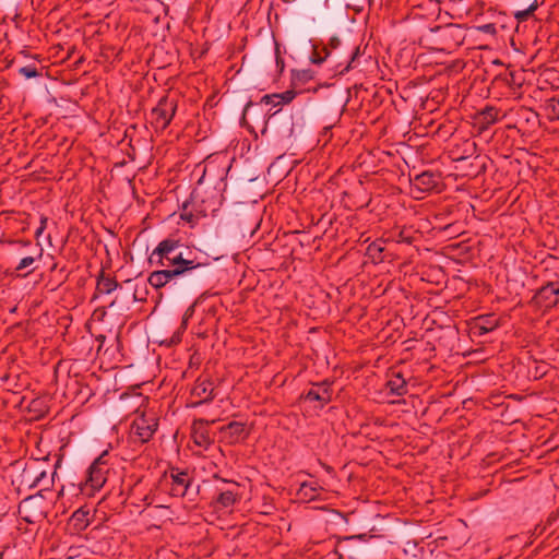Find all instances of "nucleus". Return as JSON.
Listing matches in <instances>:
<instances>
[{"label":"nucleus","instance_id":"29","mask_svg":"<svg viewBox=\"0 0 559 559\" xmlns=\"http://www.w3.org/2000/svg\"><path fill=\"white\" fill-rule=\"evenodd\" d=\"M118 293L115 297V299L110 302V305L112 306L114 304H116L118 300L122 301V302H131V301H135L132 297V295L130 296V292H133V287L132 286H122L120 283H119V286H118Z\"/></svg>","mask_w":559,"mask_h":559},{"label":"nucleus","instance_id":"7","mask_svg":"<svg viewBox=\"0 0 559 559\" xmlns=\"http://www.w3.org/2000/svg\"><path fill=\"white\" fill-rule=\"evenodd\" d=\"M411 189L413 192L427 193L438 188L440 175L430 170H425L414 176L409 175Z\"/></svg>","mask_w":559,"mask_h":559},{"label":"nucleus","instance_id":"32","mask_svg":"<svg viewBox=\"0 0 559 559\" xmlns=\"http://www.w3.org/2000/svg\"><path fill=\"white\" fill-rule=\"evenodd\" d=\"M19 73L26 79H34L40 75L38 69L34 64L20 68Z\"/></svg>","mask_w":559,"mask_h":559},{"label":"nucleus","instance_id":"52","mask_svg":"<svg viewBox=\"0 0 559 559\" xmlns=\"http://www.w3.org/2000/svg\"><path fill=\"white\" fill-rule=\"evenodd\" d=\"M136 487H138V485L133 488V490H132V496H134V495H135Z\"/></svg>","mask_w":559,"mask_h":559},{"label":"nucleus","instance_id":"27","mask_svg":"<svg viewBox=\"0 0 559 559\" xmlns=\"http://www.w3.org/2000/svg\"><path fill=\"white\" fill-rule=\"evenodd\" d=\"M539 7V2L538 0H534L530 7L527 9H524V10H518L513 13V16L514 19L519 22V23H523V22H526L533 14L534 12L538 9Z\"/></svg>","mask_w":559,"mask_h":559},{"label":"nucleus","instance_id":"5","mask_svg":"<svg viewBox=\"0 0 559 559\" xmlns=\"http://www.w3.org/2000/svg\"><path fill=\"white\" fill-rule=\"evenodd\" d=\"M158 427V418L154 413L142 412L138 415L131 425L130 432L136 437L141 443L150 441Z\"/></svg>","mask_w":559,"mask_h":559},{"label":"nucleus","instance_id":"3","mask_svg":"<svg viewBox=\"0 0 559 559\" xmlns=\"http://www.w3.org/2000/svg\"><path fill=\"white\" fill-rule=\"evenodd\" d=\"M294 129V116L278 109L267 115L261 133L271 132L277 140H285L292 138Z\"/></svg>","mask_w":559,"mask_h":559},{"label":"nucleus","instance_id":"33","mask_svg":"<svg viewBox=\"0 0 559 559\" xmlns=\"http://www.w3.org/2000/svg\"><path fill=\"white\" fill-rule=\"evenodd\" d=\"M547 109L550 111L552 118L559 120V95L547 100Z\"/></svg>","mask_w":559,"mask_h":559},{"label":"nucleus","instance_id":"37","mask_svg":"<svg viewBox=\"0 0 559 559\" xmlns=\"http://www.w3.org/2000/svg\"><path fill=\"white\" fill-rule=\"evenodd\" d=\"M48 218L46 216L40 217V225L35 231V237L39 238L44 230L46 229Z\"/></svg>","mask_w":559,"mask_h":559},{"label":"nucleus","instance_id":"16","mask_svg":"<svg viewBox=\"0 0 559 559\" xmlns=\"http://www.w3.org/2000/svg\"><path fill=\"white\" fill-rule=\"evenodd\" d=\"M35 503L34 497H27L19 506V513L27 523H35L43 514L40 510H37Z\"/></svg>","mask_w":559,"mask_h":559},{"label":"nucleus","instance_id":"24","mask_svg":"<svg viewBox=\"0 0 559 559\" xmlns=\"http://www.w3.org/2000/svg\"><path fill=\"white\" fill-rule=\"evenodd\" d=\"M35 461L25 466L21 474V485L26 486L28 489L36 488L35 483Z\"/></svg>","mask_w":559,"mask_h":559},{"label":"nucleus","instance_id":"53","mask_svg":"<svg viewBox=\"0 0 559 559\" xmlns=\"http://www.w3.org/2000/svg\"><path fill=\"white\" fill-rule=\"evenodd\" d=\"M456 280H461V277H459V276L453 277V281H456Z\"/></svg>","mask_w":559,"mask_h":559},{"label":"nucleus","instance_id":"4","mask_svg":"<svg viewBox=\"0 0 559 559\" xmlns=\"http://www.w3.org/2000/svg\"><path fill=\"white\" fill-rule=\"evenodd\" d=\"M178 102L169 95L163 96L151 110V123L156 130H165L171 122Z\"/></svg>","mask_w":559,"mask_h":559},{"label":"nucleus","instance_id":"6","mask_svg":"<svg viewBox=\"0 0 559 559\" xmlns=\"http://www.w3.org/2000/svg\"><path fill=\"white\" fill-rule=\"evenodd\" d=\"M165 480L173 497H185L192 481L189 473L179 468H170L169 474H165Z\"/></svg>","mask_w":559,"mask_h":559},{"label":"nucleus","instance_id":"28","mask_svg":"<svg viewBox=\"0 0 559 559\" xmlns=\"http://www.w3.org/2000/svg\"><path fill=\"white\" fill-rule=\"evenodd\" d=\"M320 487L313 484L302 483L299 488V495L305 499L314 500L319 496Z\"/></svg>","mask_w":559,"mask_h":559},{"label":"nucleus","instance_id":"10","mask_svg":"<svg viewBox=\"0 0 559 559\" xmlns=\"http://www.w3.org/2000/svg\"><path fill=\"white\" fill-rule=\"evenodd\" d=\"M167 283L168 282H138L135 285L132 286L133 292H130V296L132 295L135 301H146L147 296L150 294V289H152L154 293L152 298L157 300L160 298L159 289L164 287Z\"/></svg>","mask_w":559,"mask_h":559},{"label":"nucleus","instance_id":"21","mask_svg":"<svg viewBox=\"0 0 559 559\" xmlns=\"http://www.w3.org/2000/svg\"><path fill=\"white\" fill-rule=\"evenodd\" d=\"M238 500V492L235 490H223L214 500L215 507L218 509H227L233 507Z\"/></svg>","mask_w":559,"mask_h":559},{"label":"nucleus","instance_id":"44","mask_svg":"<svg viewBox=\"0 0 559 559\" xmlns=\"http://www.w3.org/2000/svg\"><path fill=\"white\" fill-rule=\"evenodd\" d=\"M206 176H207V166L204 167L203 175L199 179L198 183L202 185L205 181Z\"/></svg>","mask_w":559,"mask_h":559},{"label":"nucleus","instance_id":"35","mask_svg":"<svg viewBox=\"0 0 559 559\" xmlns=\"http://www.w3.org/2000/svg\"><path fill=\"white\" fill-rule=\"evenodd\" d=\"M452 8L455 9H467L472 0H449Z\"/></svg>","mask_w":559,"mask_h":559},{"label":"nucleus","instance_id":"43","mask_svg":"<svg viewBox=\"0 0 559 559\" xmlns=\"http://www.w3.org/2000/svg\"><path fill=\"white\" fill-rule=\"evenodd\" d=\"M40 400H33L29 404V408L33 409V411H36L38 408V405L40 404Z\"/></svg>","mask_w":559,"mask_h":559},{"label":"nucleus","instance_id":"40","mask_svg":"<svg viewBox=\"0 0 559 559\" xmlns=\"http://www.w3.org/2000/svg\"><path fill=\"white\" fill-rule=\"evenodd\" d=\"M340 44H341V40L336 36H333L330 38L326 47L330 50V48H332V49L337 48L340 46Z\"/></svg>","mask_w":559,"mask_h":559},{"label":"nucleus","instance_id":"46","mask_svg":"<svg viewBox=\"0 0 559 559\" xmlns=\"http://www.w3.org/2000/svg\"><path fill=\"white\" fill-rule=\"evenodd\" d=\"M181 218L187 221V222H192L193 215L191 213L190 214H182Z\"/></svg>","mask_w":559,"mask_h":559},{"label":"nucleus","instance_id":"9","mask_svg":"<svg viewBox=\"0 0 559 559\" xmlns=\"http://www.w3.org/2000/svg\"><path fill=\"white\" fill-rule=\"evenodd\" d=\"M500 326V319L495 313L481 314L473 318L469 322L471 333L475 336H483Z\"/></svg>","mask_w":559,"mask_h":559},{"label":"nucleus","instance_id":"45","mask_svg":"<svg viewBox=\"0 0 559 559\" xmlns=\"http://www.w3.org/2000/svg\"><path fill=\"white\" fill-rule=\"evenodd\" d=\"M96 340L100 343V344H99V348H98V350H99V349L102 348V345L104 344V342H105V340H106V336H105V335H103V334H100V335H98V336L96 337Z\"/></svg>","mask_w":559,"mask_h":559},{"label":"nucleus","instance_id":"14","mask_svg":"<svg viewBox=\"0 0 559 559\" xmlns=\"http://www.w3.org/2000/svg\"><path fill=\"white\" fill-rule=\"evenodd\" d=\"M418 238H419V235H418L417 230L413 229L412 227L403 226L402 228H396V229L391 230L385 239H386L388 243L394 242V243H404V245L411 246Z\"/></svg>","mask_w":559,"mask_h":559},{"label":"nucleus","instance_id":"19","mask_svg":"<svg viewBox=\"0 0 559 559\" xmlns=\"http://www.w3.org/2000/svg\"><path fill=\"white\" fill-rule=\"evenodd\" d=\"M386 239L380 238L371 242L366 249V255L373 262H382L385 258L384 252L386 251Z\"/></svg>","mask_w":559,"mask_h":559},{"label":"nucleus","instance_id":"13","mask_svg":"<svg viewBox=\"0 0 559 559\" xmlns=\"http://www.w3.org/2000/svg\"><path fill=\"white\" fill-rule=\"evenodd\" d=\"M221 432L229 444L239 443L247 439L246 425L239 421H230L221 428Z\"/></svg>","mask_w":559,"mask_h":559},{"label":"nucleus","instance_id":"11","mask_svg":"<svg viewBox=\"0 0 559 559\" xmlns=\"http://www.w3.org/2000/svg\"><path fill=\"white\" fill-rule=\"evenodd\" d=\"M191 395L199 399V402H197L195 405L212 402L215 397L212 380L199 377L191 390Z\"/></svg>","mask_w":559,"mask_h":559},{"label":"nucleus","instance_id":"36","mask_svg":"<svg viewBox=\"0 0 559 559\" xmlns=\"http://www.w3.org/2000/svg\"><path fill=\"white\" fill-rule=\"evenodd\" d=\"M359 55H360V48L359 47H355L353 52H352L350 60L347 63V66L345 67L346 71H348L350 68H353V63L355 62V60L358 58Z\"/></svg>","mask_w":559,"mask_h":559},{"label":"nucleus","instance_id":"2","mask_svg":"<svg viewBox=\"0 0 559 559\" xmlns=\"http://www.w3.org/2000/svg\"><path fill=\"white\" fill-rule=\"evenodd\" d=\"M110 469L108 453L104 452L86 469L84 480L79 484L80 492L86 497H93L105 486Z\"/></svg>","mask_w":559,"mask_h":559},{"label":"nucleus","instance_id":"47","mask_svg":"<svg viewBox=\"0 0 559 559\" xmlns=\"http://www.w3.org/2000/svg\"><path fill=\"white\" fill-rule=\"evenodd\" d=\"M276 63H277V64H280V63H281V67H282V68L284 67V61H283V60H281L280 58H277Z\"/></svg>","mask_w":559,"mask_h":559},{"label":"nucleus","instance_id":"38","mask_svg":"<svg viewBox=\"0 0 559 559\" xmlns=\"http://www.w3.org/2000/svg\"><path fill=\"white\" fill-rule=\"evenodd\" d=\"M479 31L486 33V34H495L496 33V26L495 24H485L478 27Z\"/></svg>","mask_w":559,"mask_h":559},{"label":"nucleus","instance_id":"20","mask_svg":"<svg viewBox=\"0 0 559 559\" xmlns=\"http://www.w3.org/2000/svg\"><path fill=\"white\" fill-rule=\"evenodd\" d=\"M296 95H297V93L294 90H288V91H285L283 93H278V94L264 95L261 98L260 104H266V105H273V106L289 104L290 102H293V99L296 97Z\"/></svg>","mask_w":559,"mask_h":559},{"label":"nucleus","instance_id":"8","mask_svg":"<svg viewBox=\"0 0 559 559\" xmlns=\"http://www.w3.org/2000/svg\"><path fill=\"white\" fill-rule=\"evenodd\" d=\"M534 302L540 308H550L559 301V282H547L537 289L533 297Z\"/></svg>","mask_w":559,"mask_h":559},{"label":"nucleus","instance_id":"42","mask_svg":"<svg viewBox=\"0 0 559 559\" xmlns=\"http://www.w3.org/2000/svg\"><path fill=\"white\" fill-rule=\"evenodd\" d=\"M141 501L144 503V506L148 507L152 504L153 499L151 498L150 493H146L141 498Z\"/></svg>","mask_w":559,"mask_h":559},{"label":"nucleus","instance_id":"30","mask_svg":"<svg viewBox=\"0 0 559 559\" xmlns=\"http://www.w3.org/2000/svg\"><path fill=\"white\" fill-rule=\"evenodd\" d=\"M193 438L195 444L199 447H203L204 449H207L213 443V440L211 439L209 432L201 429H194Z\"/></svg>","mask_w":559,"mask_h":559},{"label":"nucleus","instance_id":"17","mask_svg":"<svg viewBox=\"0 0 559 559\" xmlns=\"http://www.w3.org/2000/svg\"><path fill=\"white\" fill-rule=\"evenodd\" d=\"M194 307H195V304H192L191 306L188 307V309L183 313L181 325L178 328V330L176 332H174V334L169 338L162 341L160 344H164V345L170 347V346L177 345L181 342L182 333L187 329L188 321L194 314Z\"/></svg>","mask_w":559,"mask_h":559},{"label":"nucleus","instance_id":"48","mask_svg":"<svg viewBox=\"0 0 559 559\" xmlns=\"http://www.w3.org/2000/svg\"><path fill=\"white\" fill-rule=\"evenodd\" d=\"M138 399L141 400L142 403L146 401V399L143 397L141 394L138 395Z\"/></svg>","mask_w":559,"mask_h":559},{"label":"nucleus","instance_id":"54","mask_svg":"<svg viewBox=\"0 0 559 559\" xmlns=\"http://www.w3.org/2000/svg\"><path fill=\"white\" fill-rule=\"evenodd\" d=\"M284 2H293L294 0H283Z\"/></svg>","mask_w":559,"mask_h":559},{"label":"nucleus","instance_id":"25","mask_svg":"<svg viewBox=\"0 0 559 559\" xmlns=\"http://www.w3.org/2000/svg\"><path fill=\"white\" fill-rule=\"evenodd\" d=\"M313 71L310 69L293 70L292 82L294 85L305 84L313 79Z\"/></svg>","mask_w":559,"mask_h":559},{"label":"nucleus","instance_id":"22","mask_svg":"<svg viewBox=\"0 0 559 559\" xmlns=\"http://www.w3.org/2000/svg\"><path fill=\"white\" fill-rule=\"evenodd\" d=\"M388 389L394 395L402 396L407 393V383L401 373H395L386 383Z\"/></svg>","mask_w":559,"mask_h":559},{"label":"nucleus","instance_id":"39","mask_svg":"<svg viewBox=\"0 0 559 559\" xmlns=\"http://www.w3.org/2000/svg\"><path fill=\"white\" fill-rule=\"evenodd\" d=\"M260 104H254L253 102H248L243 108V112H242V121L245 122L246 121V116L248 114V111L252 108V107H258Z\"/></svg>","mask_w":559,"mask_h":559},{"label":"nucleus","instance_id":"12","mask_svg":"<svg viewBox=\"0 0 559 559\" xmlns=\"http://www.w3.org/2000/svg\"><path fill=\"white\" fill-rule=\"evenodd\" d=\"M305 399L310 402H319L321 407H323L332 400L331 383L329 381L314 383L305 394Z\"/></svg>","mask_w":559,"mask_h":559},{"label":"nucleus","instance_id":"31","mask_svg":"<svg viewBox=\"0 0 559 559\" xmlns=\"http://www.w3.org/2000/svg\"><path fill=\"white\" fill-rule=\"evenodd\" d=\"M119 282H96V290L98 294H111L118 289Z\"/></svg>","mask_w":559,"mask_h":559},{"label":"nucleus","instance_id":"34","mask_svg":"<svg viewBox=\"0 0 559 559\" xmlns=\"http://www.w3.org/2000/svg\"><path fill=\"white\" fill-rule=\"evenodd\" d=\"M35 262V258L33 255L24 257L21 259L19 264L14 267V271H22L28 266H31Z\"/></svg>","mask_w":559,"mask_h":559},{"label":"nucleus","instance_id":"41","mask_svg":"<svg viewBox=\"0 0 559 559\" xmlns=\"http://www.w3.org/2000/svg\"><path fill=\"white\" fill-rule=\"evenodd\" d=\"M13 272L10 271L9 267H3V265L0 264V280L5 276H12Z\"/></svg>","mask_w":559,"mask_h":559},{"label":"nucleus","instance_id":"23","mask_svg":"<svg viewBox=\"0 0 559 559\" xmlns=\"http://www.w3.org/2000/svg\"><path fill=\"white\" fill-rule=\"evenodd\" d=\"M443 34L447 37H451L455 40V45L463 44L465 39L464 28L457 24H449L443 28Z\"/></svg>","mask_w":559,"mask_h":559},{"label":"nucleus","instance_id":"49","mask_svg":"<svg viewBox=\"0 0 559 559\" xmlns=\"http://www.w3.org/2000/svg\"><path fill=\"white\" fill-rule=\"evenodd\" d=\"M97 280H105L103 271L100 272V274H99V276L97 277Z\"/></svg>","mask_w":559,"mask_h":559},{"label":"nucleus","instance_id":"15","mask_svg":"<svg viewBox=\"0 0 559 559\" xmlns=\"http://www.w3.org/2000/svg\"><path fill=\"white\" fill-rule=\"evenodd\" d=\"M499 110L492 106H486L475 116V126L479 132H484L498 121Z\"/></svg>","mask_w":559,"mask_h":559},{"label":"nucleus","instance_id":"18","mask_svg":"<svg viewBox=\"0 0 559 559\" xmlns=\"http://www.w3.org/2000/svg\"><path fill=\"white\" fill-rule=\"evenodd\" d=\"M43 463L35 461V483L36 488L40 487V492L44 490H49L50 487L53 485L56 471L51 472L50 475H48L47 471L41 467Z\"/></svg>","mask_w":559,"mask_h":559},{"label":"nucleus","instance_id":"51","mask_svg":"<svg viewBox=\"0 0 559 559\" xmlns=\"http://www.w3.org/2000/svg\"><path fill=\"white\" fill-rule=\"evenodd\" d=\"M37 251H38V255L40 257L41 252H43V249L41 248H37Z\"/></svg>","mask_w":559,"mask_h":559},{"label":"nucleus","instance_id":"26","mask_svg":"<svg viewBox=\"0 0 559 559\" xmlns=\"http://www.w3.org/2000/svg\"><path fill=\"white\" fill-rule=\"evenodd\" d=\"M330 50L326 46L319 47L318 45L312 46V52L310 56V61L313 64H321L326 58L330 56Z\"/></svg>","mask_w":559,"mask_h":559},{"label":"nucleus","instance_id":"55","mask_svg":"<svg viewBox=\"0 0 559 559\" xmlns=\"http://www.w3.org/2000/svg\"><path fill=\"white\" fill-rule=\"evenodd\" d=\"M66 559H73V557H67Z\"/></svg>","mask_w":559,"mask_h":559},{"label":"nucleus","instance_id":"1","mask_svg":"<svg viewBox=\"0 0 559 559\" xmlns=\"http://www.w3.org/2000/svg\"><path fill=\"white\" fill-rule=\"evenodd\" d=\"M181 248L182 245L178 239L166 238L162 240L151 253L148 262L151 265L160 266L163 269L153 271L147 280H153L155 276H164L166 280H170L187 271L209 266V264L185 258Z\"/></svg>","mask_w":559,"mask_h":559},{"label":"nucleus","instance_id":"50","mask_svg":"<svg viewBox=\"0 0 559 559\" xmlns=\"http://www.w3.org/2000/svg\"><path fill=\"white\" fill-rule=\"evenodd\" d=\"M59 496H63V486L61 487V489L59 490L58 492Z\"/></svg>","mask_w":559,"mask_h":559}]
</instances>
